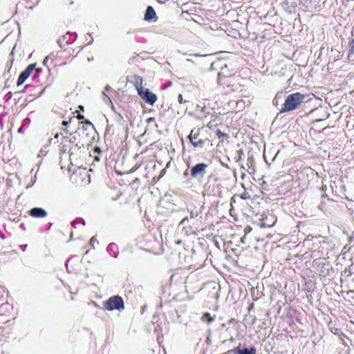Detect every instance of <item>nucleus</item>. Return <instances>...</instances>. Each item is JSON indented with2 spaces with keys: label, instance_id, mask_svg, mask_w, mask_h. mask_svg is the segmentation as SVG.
Listing matches in <instances>:
<instances>
[{
  "label": "nucleus",
  "instance_id": "f257e3e1",
  "mask_svg": "<svg viewBox=\"0 0 354 354\" xmlns=\"http://www.w3.org/2000/svg\"><path fill=\"white\" fill-rule=\"evenodd\" d=\"M306 96L300 93L288 95L284 102L283 106L280 113H285L297 109L304 102Z\"/></svg>",
  "mask_w": 354,
  "mask_h": 354
},
{
  "label": "nucleus",
  "instance_id": "f03ea898",
  "mask_svg": "<svg viewBox=\"0 0 354 354\" xmlns=\"http://www.w3.org/2000/svg\"><path fill=\"white\" fill-rule=\"evenodd\" d=\"M103 306L109 311L114 310L121 311L124 309V301L122 298L118 295L112 296L109 299L104 301Z\"/></svg>",
  "mask_w": 354,
  "mask_h": 354
},
{
  "label": "nucleus",
  "instance_id": "7ed1b4c3",
  "mask_svg": "<svg viewBox=\"0 0 354 354\" xmlns=\"http://www.w3.org/2000/svg\"><path fill=\"white\" fill-rule=\"evenodd\" d=\"M136 89L140 97L148 104L153 106L157 100V96L149 91V88H144L142 83L136 85Z\"/></svg>",
  "mask_w": 354,
  "mask_h": 354
},
{
  "label": "nucleus",
  "instance_id": "20e7f679",
  "mask_svg": "<svg viewBox=\"0 0 354 354\" xmlns=\"http://www.w3.org/2000/svg\"><path fill=\"white\" fill-rule=\"evenodd\" d=\"M76 33H71L70 32H68L66 35L59 37L57 40V43L59 45V46L62 48L69 43L74 42L76 39Z\"/></svg>",
  "mask_w": 354,
  "mask_h": 354
},
{
  "label": "nucleus",
  "instance_id": "39448f33",
  "mask_svg": "<svg viewBox=\"0 0 354 354\" xmlns=\"http://www.w3.org/2000/svg\"><path fill=\"white\" fill-rule=\"evenodd\" d=\"M35 66L36 64H31L28 65V67L23 72L21 73L17 82V85L18 86H21L25 82V81L28 78L31 73L35 69Z\"/></svg>",
  "mask_w": 354,
  "mask_h": 354
},
{
  "label": "nucleus",
  "instance_id": "423d86ee",
  "mask_svg": "<svg viewBox=\"0 0 354 354\" xmlns=\"http://www.w3.org/2000/svg\"><path fill=\"white\" fill-rule=\"evenodd\" d=\"M208 165L205 163H198L194 165L190 171L191 176L195 178L198 176H203Z\"/></svg>",
  "mask_w": 354,
  "mask_h": 354
},
{
  "label": "nucleus",
  "instance_id": "0eeeda50",
  "mask_svg": "<svg viewBox=\"0 0 354 354\" xmlns=\"http://www.w3.org/2000/svg\"><path fill=\"white\" fill-rule=\"evenodd\" d=\"M198 133H194V131L192 130L189 135L188 138L192 142V144L195 147H203V145L205 143V140L201 139H198Z\"/></svg>",
  "mask_w": 354,
  "mask_h": 354
},
{
  "label": "nucleus",
  "instance_id": "6e6552de",
  "mask_svg": "<svg viewBox=\"0 0 354 354\" xmlns=\"http://www.w3.org/2000/svg\"><path fill=\"white\" fill-rule=\"evenodd\" d=\"M29 214L35 218H44L47 216V212L41 207H33L29 211Z\"/></svg>",
  "mask_w": 354,
  "mask_h": 354
},
{
  "label": "nucleus",
  "instance_id": "1a4fd4ad",
  "mask_svg": "<svg viewBox=\"0 0 354 354\" xmlns=\"http://www.w3.org/2000/svg\"><path fill=\"white\" fill-rule=\"evenodd\" d=\"M231 351L236 352L238 354H257V350L254 346H251L249 348H242L238 346Z\"/></svg>",
  "mask_w": 354,
  "mask_h": 354
},
{
  "label": "nucleus",
  "instance_id": "9d476101",
  "mask_svg": "<svg viewBox=\"0 0 354 354\" xmlns=\"http://www.w3.org/2000/svg\"><path fill=\"white\" fill-rule=\"evenodd\" d=\"M106 251L109 255L114 258L118 257L119 254L118 246L115 243H109L107 246Z\"/></svg>",
  "mask_w": 354,
  "mask_h": 354
},
{
  "label": "nucleus",
  "instance_id": "9b49d317",
  "mask_svg": "<svg viewBox=\"0 0 354 354\" xmlns=\"http://www.w3.org/2000/svg\"><path fill=\"white\" fill-rule=\"evenodd\" d=\"M145 19L146 21H152L156 19V14L154 9L151 6H148L145 15Z\"/></svg>",
  "mask_w": 354,
  "mask_h": 354
},
{
  "label": "nucleus",
  "instance_id": "f8f14e48",
  "mask_svg": "<svg viewBox=\"0 0 354 354\" xmlns=\"http://www.w3.org/2000/svg\"><path fill=\"white\" fill-rule=\"evenodd\" d=\"M201 320L204 322H207V324H210L214 320V317H213L209 313H205L202 316Z\"/></svg>",
  "mask_w": 354,
  "mask_h": 354
},
{
  "label": "nucleus",
  "instance_id": "ddd939ff",
  "mask_svg": "<svg viewBox=\"0 0 354 354\" xmlns=\"http://www.w3.org/2000/svg\"><path fill=\"white\" fill-rule=\"evenodd\" d=\"M188 211L190 213V218H197L201 214V208L199 209H188Z\"/></svg>",
  "mask_w": 354,
  "mask_h": 354
},
{
  "label": "nucleus",
  "instance_id": "4468645a",
  "mask_svg": "<svg viewBox=\"0 0 354 354\" xmlns=\"http://www.w3.org/2000/svg\"><path fill=\"white\" fill-rule=\"evenodd\" d=\"M79 225H82V226L85 225V221L83 218H77L71 223V226L74 228H76Z\"/></svg>",
  "mask_w": 354,
  "mask_h": 354
},
{
  "label": "nucleus",
  "instance_id": "2eb2a0df",
  "mask_svg": "<svg viewBox=\"0 0 354 354\" xmlns=\"http://www.w3.org/2000/svg\"><path fill=\"white\" fill-rule=\"evenodd\" d=\"M348 47L349 48L348 55L354 53V38L352 39L348 44Z\"/></svg>",
  "mask_w": 354,
  "mask_h": 354
},
{
  "label": "nucleus",
  "instance_id": "dca6fc26",
  "mask_svg": "<svg viewBox=\"0 0 354 354\" xmlns=\"http://www.w3.org/2000/svg\"><path fill=\"white\" fill-rule=\"evenodd\" d=\"M216 136H217L219 138H228L227 134H226V133H223L220 129H217V130L216 131Z\"/></svg>",
  "mask_w": 354,
  "mask_h": 354
},
{
  "label": "nucleus",
  "instance_id": "f3484780",
  "mask_svg": "<svg viewBox=\"0 0 354 354\" xmlns=\"http://www.w3.org/2000/svg\"><path fill=\"white\" fill-rule=\"evenodd\" d=\"M241 198L242 199H248L250 198V195L248 192H243L241 194Z\"/></svg>",
  "mask_w": 354,
  "mask_h": 354
},
{
  "label": "nucleus",
  "instance_id": "a211bd4d",
  "mask_svg": "<svg viewBox=\"0 0 354 354\" xmlns=\"http://www.w3.org/2000/svg\"><path fill=\"white\" fill-rule=\"evenodd\" d=\"M178 100L179 102V103L182 104V103H185L187 101L186 100H184L183 98V95L181 94H179L178 96Z\"/></svg>",
  "mask_w": 354,
  "mask_h": 354
},
{
  "label": "nucleus",
  "instance_id": "6ab92c4d",
  "mask_svg": "<svg viewBox=\"0 0 354 354\" xmlns=\"http://www.w3.org/2000/svg\"><path fill=\"white\" fill-rule=\"evenodd\" d=\"M97 242L95 236H93L90 240V244L94 248L95 243Z\"/></svg>",
  "mask_w": 354,
  "mask_h": 354
},
{
  "label": "nucleus",
  "instance_id": "aec40b11",
  "mask_svg": "<svg viewBox=\"0 0 354 354\" xmlns=\"http://www.w3.org/2000/svg\"><path fill=\"white\" fill-rule=\"evenodd\" d=\"M50 55H48V56H46V57L44 58V61H43V64H44V66H48V59H49V58H50Z\"/></svg>",
  "mask_w": 354,
  "mask_h": 354
},
{
  "label": "nucleus",
  "instance_id": "412c9836",
  "mask_svg": "<svg viewBox=\"0 0 354 354\" xmlns=\"http://www.w3.org/2000/svg\"><path fill=\"white\" fill-rule=\"evenodd\" d=\"M188 221V218L187 217H185L180 222V224L179 225H185L186 222Z\"/></svg>",
  "mask_w": 354,
  "mask_h": 354
},
{
  "label": "nucleus",
  "instance_id": "4be33fe9",
  "mask_svg": "<svg viewBox=\"0 0 354 354\" xmlns=\"http://www.w3.org/2000/svg\"><path fill=\"white\" fill-rule=\"evenodd\" d=\"M146 122L148 124L153 122H155V118H149L147 119Z\"/></svg>",
  "mask_w": 354,
  "mask_h": 354
},
{
  "label": "nucleus",
  "instance_id": "5701e85b",
  "mask_svg": "<svg viewBox=\"0 0 354 354\" xmlns=\"http://www.w3.org/2000/svg\"><path fill=\"white\" fill-rule=\"evenodd\" d=\"M103 95H104V97H105L104 100H105V101H106V99H107V100H108L111 103H112V102H111L110 97H109L105 94V93H104V92L103 93ZM111 104L113 105V104Z\"/></svg>",
  "mask_w": 354,
  "mask_h": 354
},
{
  "label": "nucleus",
  "instance_id": "b1692460",
  "mask_svg": "<svg viewBox=\"0 0 354 354\" xmlns=\"http://www.w3.org/2000/svg\"><path fill=\"white\" fill-rule=\"evenodd\" d=\"M71 122V120L69 121H63L62 122V125L63 126H67Z\"/></svg>",
  "mask_w": 354,
  "mask_h": 354
},
{
  "label": "nucleus",
  "instance_id": "393cba45",
  "mask_svg": "<svg viewBox=\"0 0 354 354\" xmlns=\"http://www.w3.org/2000/svg\"><path fill=\"white\" fill-rule=\"evenodd\" d=\"M111 86L109 85H106L105 86V88H104V90L108 92V91H109L111 90Z\"/></svg>",
  "mask_w": 354,
  "mask_h": 354
},
{
  "label": "nucleus",
  "instance_id": "a878e982",
  "mask_svg": "<svg viewBox=\"0 0 354 354\" xmlns=\"http://www.w3.org/2000/svg\"><path fill=\"white\" fill-rule=\"evenodd\" d=\"M192 56L196 57H199L206 56V55H203L196 53V54L192 55Z\"/></svg>",
  "mask_w": 354,
  "mask_h": 354
},
{
  "label": "nucleus",
  "instance_id": "bb28decb",
  "mask_svg": "<svg viewBox=\"0 0 354 354\" xmlns=\"http://www.w3.org/2000/svg\"><path fill=\"white\" fill-rule=\"evenodd\" d=\"M183 175H184L185 177H187L188 176V171H187V169L184 172Z\"/></svg>",
  "mask_w": 354,
  "mask_h": 354
},
{
  "label": "nucleus",
  "instance_id": "cd10ccee",
  "mask_svg": "<svg viewBox=\"0 0 354 354\" xmlns=\"http://www.w3.org/2000/svg\"><path fill=\"white\" fill-rule=\"evenodd\" d=\"M84 123H85V124H89V125H91V122L90 121H88V120H86V121L84 122Z\"/></svg>",
  "mask_w": 354,
  "mask_h": 354
},
{
  "label": "nucleus",
  "instance_id": "c85d7f7f",
  "mask_svg": "<svg viewBox=\"0 0 354 354\" xmlns=\"http://www.w3.org/2000/svg\"><path fill=\"white\" fill-rule=\"evenodd\" d=\"M95 151L100 152V148H99V147H95Z\"/></svg>",
  "mask_w": 354,
  "mask_h": 354
},
{
  "label": "nucleus",
  "instance_id": "c756f323",
  "mask_svg": "<svg viewBox=\"0 0 354 354\" xmlns=\"http://www.w3.org/2000/svg\"><path fill=\"white\" fill-rule=\"evenodd\" d=\"M83 118H84V116H83V115H80L78 116V119H79V120H81V119H83Z\"/></svg>",
  "mask_w": 354,
  "mask_h": 354
},
{
  "label": "nucleus",
  "instance_id": "7c9ffc66",
  "mask_svg": "<svg viewBox=\"0 0 354 354\" xmlns=\"http://www.w3.org/2000/svg\"><path fill=\"white\" fill-rule=\"evenodd\" d=\"M95 160L96 161H99V160H100V158H99V156H95Z\"/></svg>",
  "mask_w": 354,
  "mask_h": 354
},
{
  "label": "nucleus",
  "instance_id": "2f4dec72",
  "mask_svg": "<svg viewBox=\"0 0 354 354\" xmlns=\"http://www.w3.org/2000/svg\"><path fill=\"white\" fill-rule=\"evenodd\" d=\"M37 73H40L41 71V68H37L36 69Z\"/></svg>",
  "mask_w": 354,
  "mask_h": 354
},
{
  "label": "nucleus",
  "instance_id": "473e14b6",
  "mask_svg": "<svg viewBox=\"0 0 354 354\" xmlns=\"http://www.w3.org/2000/svg\"><path fill=\"white\" fill-rule=\"evenodd\" d=\"M35 180H36L35 179V180L33 181V183H32V185H28V186H27V187H31L34 183H35Z\"/></svg>",
  "mask_w": 354,
  "mask_h": 354
},
{
  "label": "nucleus",
  "instance_id": "72a5a7b5",
  "mask_svg": "<svg viewBox=\"0 0 354 354\" xmlns=\"http://www.w3.org/2000/svg\"><path fill=\"white\" fill-rule=\"evenodd\" d=\"M187 62H194L191 59H187Z\"/></svg>",
  "mask_w": 354,
  "mask_h": 354
},
{
  "label": "nucleus",
  "instance_id": "f704fd0d",
  "mask_svg": "<svg viewBox=\"0 0 354 354\" xmlns=\"http://www.w3.org/2000/svg\"><path fill=\"white\" fill-rule=\"evenodd\" d=\"M19 132H21L22 131V127H20L18 130Z\"/></svg>",
  "mask_w": 354,
  "mask_h": 354
},
{
  "label": "nucleus",
  "instance_id": "c9c22d12",
  "mask_svg": "<svg viewBox=\"0 0 354 354\" xmlns=\"http://www.w3.org/2000/svg\"><path fill=\"white\" fill-rule=\"evenodd\" d=\"M58 136H59V134H58V133H57V134L55 136V138H58Z\"/></svg>",
  "mask_w": 354,
  "mask_h": 354
},
{
  "label": "nucleus",
  "instance_id": "e433bc0d",
  "mask_svg": "<svg viewBox=\"0 0 354 354\" xmlns=\"http://www.w3.org/2000/svg\"><path fill=\"white\" fill-rule=\"evenodd\" d=\"M249 230H251V228H249V229H245V231H249Z\"/></svg>",
  "mask_w": 354,
  "mask_h": 354
},
{
  "label": "nucleus",
  "instance_id": "4c0bfd02",
  "mask_svg": "<svg viewBox=\"0 0 354 354\" xmlns=\"http://www.w3.org/2000/svg\"><path fill=\"white\" fill-rule=\"evenodd\" d=\"M249 230H251V228H249V229H245V231H249Z\"/></svg>",
  "mask_w": 354,
  "mask_h": 354
},
{
  "label": "nucleus",
  "instance_id": "58836bf2",
  "mask_svg": "<svg viewBox=\"0 0 354 354\" xmlns=\"http://www.w3.org/2000/svg\"><path fill=\"white\" fill-rule=\"evenodd\" d=\"M249 230H251V228H249V229H245V231H249Z\"/></svg>",
  "mask_w": 354,
  "mask_h": 354
},
{
  "label": "nucleus",
  "instance_id": "ea45409f",
  "mask_svg": "<svg viewBox=\"0 0 354 354\" xmlns=\"http://www.w3.org/2000/svg\"><path fill=\"white\" fill-rule=\"evenodd\" d=\"M73 232H71V239H72V237H73Z\"/></svg>",
  "mask_w": 354,
  "mask_h": 354
},
{
  "label": "nucleus",
  "instance_id": "a19ab883",
  "mask_svg": "<svg viewBox=\"0 0 354 354\" xmlns=\"http://www.w3.org/2000/svg\"><path fill=\"white\" fill-rule=\"evenodd\" d=\"M273 219L274 220V221L273 222V223L277 221V218H275L274 217H273Z\"/></svg>",
  "mask_w": 354,
  "mask_h": 354
}]
</instances>
